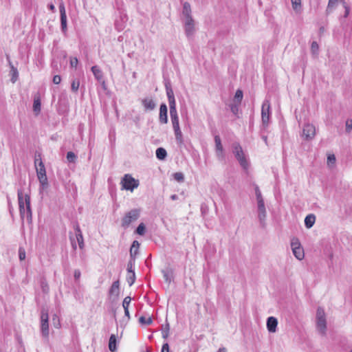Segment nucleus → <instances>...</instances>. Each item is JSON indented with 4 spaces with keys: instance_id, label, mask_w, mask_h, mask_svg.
Returning <instances> with one entry per match:
<instances>
[{
    "instance_id": "1",
    "label": "nucleus",
    "mask_w": 352,
    "mask_h": 352,
    "mask_svg": "<svg viewBox=\"0 0 352 352\" xmlns=\"http://www.w3.org/2000/svg\"><path fill=\"white\" fill-rule=\"evenodd\" d=\"M17 195L21 218L22 221L26 219L28 223H31L32 212L30 204V197L28 194H23L21 190H18Z\"/></svg>"
},
{
    "instance_id": "2",
    "label": "nucleus",
    "mask_w": 352,
    "mask_h": 352,
    "mask_svg": "<svg viewBox=\"0 0 352 352\" xmlns=\"http://www.w3.org/2000/svg\"><path fill=\"white\" fill-rule=\"evenodd\" d=\"M39 158H35L34 164L36 170V174L39 180L41 186L43 189L48 186L47 177L46 175V170L43 162L41 160L40 155Z\"/></svg>"
},
{
    "instance_id": "3",
    "label": "nucleus",
    "mask_w": 352,
    "mask_h": 352,
    "mask_svg": "<svg viewBox=\"0 0 352 352\" xmlns=\"http://www.w3.org/2000/svg\"><path fill=\"white\" fill-rule=\"evenodd\" d=\"M232 152L241 166L244 170H247L249 167V163L244 155L242 147L239 143L234 142L232 144Z\"/></svg>"
},
{
    "instance_id": "4",
    "label": "nucleus",
    "mask_w": 352,
    "mask_h": 352,
    "mask_svg": "<svg viewBox=\"0 0 352 352\" xmlns=\"http://www.w3.org/2000/svg\"><path fill=\"white\" fill-rule=\"evenodd\" d=\"M140 213V208H134L127 212L122 219V227L127 228L131 223L139 219Z\"/></svg>"
},
{
    "instance_id": "5",
    "label": "nucleus",
    "mask_w": 352,
    "mask_h": 352,
    "mask_svg": "<svg viewBox=\"0 0 352 352\" xmlns=\"http://www.w3.org/2000/svg\"><path fill=\"white\" fill-rule=\"evenodd\" d=\"M316 327L322 336L326 334L327 320L325 312L323 308L319 307L316 311Z\"/></svg>"
},
{
    "instance_id": "6",
    "label": "nucleus",
    "mask_w": 352,
    "mask_h": 352,
    "mask_svg": "<svg viewBox=\"0 0 352 352\" xmlns=\"http://www.w3.org/2000/svg\"><path fill=\"white\" fill-rule=\"evenodd\" d=\"M121 184L122 189L133 191L139 186V181L134 179L130 174H125L122 178Z\"/></svg>"
},
{
    "instance_id": "7",
    "label": "nucleus",
    "mask_w": 352,
    "mask_h": 352,
    "mask_svg": "<svg viewBox=\"0 0 352 352\" xmlns=\"http://www.w3.org/2000/svg\"><path fill=\"white\" fill-rule=\"evenodd\" d=\"M48 320V310L43 307L41 311V331L44 337H47L49 335Z\"/></svg>"
},
{
    "instance_id": "8",
    "label": "nucleus",
    "mask_w": 352,
    "mask_h": 352,
    "mask_svg": "<svg viewBox=\"0 0 352 352\" xmlns=\"http://www.w3.org/2000/svg\"><path fill=\"white\" fill-rule=\"evenodd\" d=\"M271 116L270 111V102L269 100L265 99L261 107V119L262 124L264 126H267L270 122V118Z\"/></svg>"
},
{
    "instance_id": "9",
    "label": "nucleus",
    "mask_w": 352,
    "mask_h": 352,
    "mask_svg": "<svg viewBox=\"0 0 352 352\" xmlns=\"http://www.w3.org/2000/svg\"><path fill=\"white\" fill-rule=\"evenodd\" d=\"M258 218L262 227L265 226V219L267 217V212L265 206L264 199L256 200Z\"/></svg>"
},
{
    "instance_id": "10",
    "label": "nucleus",
    "mask_w": 352,
    "mask_h": 352,
    "mask_svg": "<svg viewBox=\"0 0 352 352\" xmlns=\"http://www.w3.org/2000/svg\"><path fill=\"white\" fill-rule=\"evenodd\" d=\"M316 135V129L313 124H306L302 129V136L305 140H309L313 139Z\"/></svg>"
},
{
    "instance_id": "11",
    "label": "nucleus",
    "mask_w": 352,
    "mask_h": 352,
    "mask_svg": "<svg viewBox=\"0 0 352 352\" xmlns=\"http://www.w3.org/2000/svg\"><path fill=\"white\" fill-rule=\"evenodd\" d=\"M184 22L186 35L188 38H191L195 31V21L193 19H184Z\"/></svg>"
},
{
    "instance_id": "12",
    "label": "nucleus",
    "mask_w": 352,
    "mask_h": 352,
    "mask_svg": "<svg viewBox=\"0 0 352 352\" xmlns=\"http://www.w3.org/2000/svg\"><path fill=\"white\" fill-rule=\"evenodd\" d=\"M292 248L293 251L294 255L298 260H302L304 258V251L303 249L300 247V243L298 242H292Z\"/></svg>"
},
{
    "instance_id": "13",
    "label": "nucleus",
    "mask_w": 352,
    "mask_h": 352,
    "mask_svg": "<svg viewBox=\"0 0 352 352\" xmlns=\"http://www.w3.org/2000/svg\"><path fill=\"white\" fill-rule=\"evenodd\" d=\"M214 142L217 156L219 159L222 160L224 157L223 148L219 135H217L214 136Z\"/></svg>"
},
{
    "instance_id": "14",
    "label": "nucleus",
    "mask_w": 352,
    "mask_h": 352,
    "mask_svg": "<svg viewBox=\"0 0 352 352\" xmlns=\"http://www.w3.org/2000/svg\"><path fill=\"white\" fill-rule=\"evenodd\" d=\"M141 102L145 111H153L156 107V104L151 98H143L141 100Z\"/></svg>"
},
{
    "instance_id": "15",
    "label": "nucleus",
    "mask_w": 352,
    "mask_h": 352,
    "mask_svg": "<svg viewBox=\"0 0 352 352\" xmlns=\"http://www.w3.org/2000/svg\"><path fill=\"white\" fill-rule=\"evenodd\" d=\"M167 111L168 109L166 104L162 103L160 107L159 115V121L162 124H166L168 122Z\"/></svg>"
},
{
    "instance_id": "16",
    "label": "nucleus",
    "mask_w": 352,
    "mask_h": 352,
    "mask_svg": "<svg viewBox=\"0 0 352 352\" xmlns=\"http://www.w3.org/2000/svg\"><path fill=\"white\" fill-rule=\"evenodd\" d=\"M278 320L275 317L270 316L267 320V329L269 332L274 333L276 331Z\"/></svg>"
},
{
    "instance_id": "17",
    "label": "nucleus",
    "mask_w": 352,
    "mask_h": 352,
    "mask_svg": "<svg viewBox=\"0 0 352 352\" xmlns=\"http://www.w3.org/2000/svg\"><path fill=\"white\" fill-rule=\"evenodd\" d=\"M74 229H75V231H76V240L78 241L79 248L80 249H83V248H84V239H83L82 234V232L80 230V226H79V225L78 223H76L74 226Z\"/></svg>"
},
{
    "instance_id": "18",
    "label": "nucleus",
    "mask_w": 352,
    "mask_h": 352,
    "mask_svg": "<svg viewBox=\"0 0 352 352\" xmlns=\"http://www.w3.org/2000/svg\"><path fill=\"white\" fill-rule=\"evenodd\" d=\"M91 72L96 79L100 82L102 81V84L104 85V81L103 80V73L97 65H94L91 67Z\"/></svg>"
},
{
    "instance_id": "19",
    "label": "nucleus",
    "mask_w": 352,
    "mask_h": 352,
    "mask_svg": "<svg viewBox=\"0 0 352 352\" xmlns=\"http://www.w3.org/2000/svg\"><path fill=\"white\" fill-rule=\"evenodd\" d=\"M182 14L184 16V19H192L191 16V7L188 2H185L183 4Z\"/></svg>"
},
{
    "instance_id": "20",
    "label": "nucleus",
    "mask_w": 352,
    "mask_h": 352,
    "mask_svg": "<svg viewBox=\"0 0 352 352\" xmlns=\"http://www.w3.org/2000/svg\"><path fill=\"white\" fill-rule=\"evenodd\" d=\"M120 283L119 280L114 281L109 289V294L118 296L120 294Z\"/></svg>"
},
{
    "instance_id": "21",
    "label": "nucleus",
    "mask_w": 352,
    "mask_h": 352,
    "mask_svg": "<svg viewBox=\"0 0 352 352\" xmlns=\"http://www.w3.org/2000/svg\"><path fill=\"white\" fill-rule=\"evenodd\" d=\"M140 247V243L138 241H134L131 245L130 249V257L135 258V256L138 254V249Z\"/></svg>"
},
{
    "instance_id": "22",
    "label": "nucleus",
    "mask_w": 352,
    "mask_h": 352,
    "mask_svg": "<svg viewBox=\"0 0 352 352\" xmlns=\"http://www.w3.org/2000/svg\"><path fill=\"white\" fill-rule=\"evenodd\" d=\"M164 85L168 100L175 98L174 92L172 89L170 82L169 81H166Z\"/></svg>"
},
{
    "instance_id": "23",
    "label": "nucleus",
    "mask_w": 352,
    "mask_h": 352,
    "mask_svg": "<svg viewBox=\"0 0 352 352\" xmlns=\"http://www.w3.org/2000/svg\"><path fill=\"white\" fill-rule=\"evenodd\" d=\"M173 131L175 133L177 144L179 146L183 145L184 144V138H183V135H182L180 128L174 129Z\"/></svg>"
},
{
    "instance_id": "24",
    "label": "nucleus",
    "mask_w": 352,
    "mask_h": 352,
    "mask_svg": "<svg viewBox=\"0 0 352 352\" xmlns=\"http://www.w3.org/2000/svg\"><path fill=\"white\" fill-rule=\"evenodd\" d=\"M316 221V217L313 214H308L305 219V225L307 228H311Z\"/></svg>"
},
{
    "instance_id": "25",
    "label": "nucleus",
    "mask_w": 352,
    "mask_h": 352,
    "mask_svg": "<svg viewBox=\"0 0 352 352\" xmlns=\"http://www.w3.org/2000/svg\"><path fill=\"white\" fill-rule=\"evenodd\" d=\"M116 337L114 334L111 335L109 340V349L111 352H114L117 349L116 346Z\"/></svg>"
},
{
    "instance_id": "26",
    "label": "nucleus",
    "mask_w": 352,
    "mask_h": 352,
    "mask_svg": "<svg viewBox=\"0 0 352 352\" xmlns=\"http://www.w3.org/2000/svg\"><path fill=\"white\" fill-rule=\"evenodd\" d=\"M164 280L170 284L173 279V272L170 269L164 270L162 271Z\"/></svg>"
},
{
    "instance_id": "27",
    "label": "nucleus",
    "mask_w": 352,
    "mask_h": 352,
    "mask_svg": "<svg viewBox=\"0 0 352 352\" xmlns=\"http://www.w3.org/2000/svg\"><path fill=\"white\" fill-rule=\"evenodd\" d=\"M339 0H329L328 5L326 9V14H331L338 5Z\"/></svg>"
},
{
    "instance_id": "28",
    "label": "nucleus",
    "mask_w": 352,
    "mask_h": 352,
    "mask_svg": "<svg viewBox=\"0 0 352 352\" xmlns=\"http://www.w3.org/2000/svg\"><path fill=\"white\" fill-rule=\"evenodd\" d=\"M9 65L10 66L11 72H12L11 81H12V82L14 83L18 79V76H19L18 70L15 67H14V65L12 64L10 60H9Z\"/></svg>"
},
{
    "instance_id": "29",
    "label": "nucleus",
    "mask_w": 352,
    "mask_h": 352,
    "mask_svg": "<svg viewBox=\"0 0 352 352\" xmlns=\"http://www.w3.org/2000/svg\"><path fill=\"white\" fill-rule=\"evenodd\" d=\"M156 157L158 160H163L167 156L166 151L162 147L157 148L155 151Z\"/></svg>"
},
{
    "instance_id": "30",
    "label": "nucleus",
    "mask_w": 352,
    "mask_h": 352,
    "mask_svg": "<svg viewBox=\"0 0 352 352\" xmlns=\"http://www.w3.org/2000/svg\"><path fill=\"white\" fill-rule=\"evenodd\" d=\"M170 119H171L173 130L180 128L179 122V116H178L177 113H173V114H170Z\"/></svg>"
},
{
    "instance_id": "31",
    "label": "nucleus",
    "mask_w": 352,
    "mask_h": 352,
    "mask_svg": "<svg viewBox=\"0 0 352 352\" xmlns=\"http://www.w3.org/2000/svg\"><path fill=\"white\" fill-rule=\"evenodd\" d=\"M59 11H60V22L66 21H67V15H66L65 8L63 3H61L59 5Z\"/></svg>"
},
{
    "instance_id": "32",
    "label": "nucleus",
    "mask_w": 352,
    "mask_h": 352,
    "mask_svg": "<svg viewBox=\"0 0 352 352\" xmlns=\"http://www.w3.org/2000/svg\"><path fill=\"white\" fill-rule=\"evenodd\" d=\"M33 110L36 114L39 113L41 111V100L38 97L34 99Z\"/></svg>"
},
{
    "instance_id": "33",
    "label": "nucleus",
    "mask_w": 352,
    "mask_h": 352,
    "mask_svg": "<svg viewBox=\"0 0 352 352\" xmlns=\"http://www.w3.org/2000/svg\"><path fill=\"white\" fill-rule=\"evenodd\" d=\"M168 100V104L170 108V114L177 113V111L176 109V102L175 98Z\"/></svg>"
},
{
    "instance_id": "34",
    "label": "nucleus",
    "mask_w": 352,
    "mask_h": 352,
    "mask_svg": "<svg viewBox=\"0 0 352 352\" xmlns=\"http://www.w3.org/2000/svg\"><path fill=\"white\" fill-rule=\"evenodd\" d=\"M243 91L240 89L236 90L234 95V103L240 104L243 99Z\"/></svg>"
},
{
    "instance_id": "35",
    "label": "nucleus",
    "mask_w": 352,
    "mask_h": 352,
    "mask_svg": "<svg viewBox=\"0 0 352 352\" xmlns=\"http://www.w3.org/2000/svg\"><path fill=\"white\" fill-rule=\"evenodd\" d=\"M134 266H135V258H131L130 257V259L128 262V264H127V272L128 273H133L135 272L134 270H133V268H134Z\"/></svg>"
},
{
    "instance_id": "36",
    "label": "nucleus",
    "mask_w": 352,
    "mask_h": 352,
    "mask_svg": "<svg viewBox=\"0 0 352 352\" xmlns=\"http://www.w3.org/2000/svg\"><path fill=\"white\" fill-rule=\"evenodd\" d=\"M169 329H170L169 324L168 322H166L165 326L163 327L162 329V334L163 338L166 339L168 337Z\"/></svg>"
},
{
    "instance_id": "37",
    "label": "nucleus",
    "mask_w": 352,
    "mask_h": 352,
    "mask_svg": "<svg viewBox=\"0 0 352 352\" xmlns=\"http://www.w3.org/2000/svg\"><path fill=\"white\" fill-rule=\"evenodd\" d=\"M293 9L298 12L301 8V0H291Z\"/></svg>"
},
{
    "instance_id": "38",
    "label": "nucleus",
    "mask_w": 352,
    "mask_h": 352,
    "mask_svg": "<svg viewBox=\"0 0 352 352\" xmlns=\"http://www.w3.org/2000/svg\"><path fill=\"white\" fill-rule=\"evenodd\" d=\"M79 86L80 80L78 79L73 80L71 85L72 91L74 92H76L79 89Z\"/></svg>"
},
{
    "instance_id": "39",
    "label": "nucleus",
    "mask_w": 352,
    "mask_h": 352,
    "mask_svg": "<svg viewBox=\"0 0 352 352\" xmlns=\"http://www.w3.org/2000/svg\"><path fill=\"white\" fill-rule=\"evenodd\" d=\"M135 280V272H133V273H132V272L128 273L127 277H126V280H127L129 286H131L134 283Z\"/></svg>"
},
{
    "instance_id": "40",
    "label": "nucleus",
    "mask_w": 352,
    "mask_h": 352,
    "mask_svg": "<svg viewBox=\"0 0 352 352\" xmlns=\"http://www.w3.org/2000/svg\"><path fill=\"white\" fill-rule=\"evenodd\" d=\"M139 322L142 324L150 325L153 322V320L151 317L146 318L144 316H141L139 318Z\"/></svg>"
},
{
    "instance_id": "41",
    "label": "nucleus",
    "mask_w": 352,
    "mask_h": 352,
    "mask_svg": "<svg viewBox=\"0 0 352 352\" xmlns=\"http://www.w3.org/2000/svg\"><path fill=\"white\" fill-rule=\"evenodd\" d=\"M145 230H146L145 225L143 223H141L139 224V226L136 228L135 232L139 235H144L145 233Z\"/></svg>"
},
{
    "instance_id": "42",
    "label": "nucleus",
    "mask_w": 352,
    "mask_h": 352,
    "mask_svg": "<svg viewBox=\"0 0 352 352\" xmlns=\"http://www.w3.org/2000/svg\"><path fill=\"white\" fill-rule=\"evenodd\" d=\"M173 178L178 182H183L184 181V175L182 173L180 172L174 173Z\"/></svg>"
},
{
    "instance_id": "43",
    "label": "nucleus",
    "mask_w": 352,
    "mask_h": 352,
    "mask_svg": "<svg viewBox=\"0 0 352 352\" xmlns=\"http://www.w3.org/2000/svg\"><path fill=\"white\" fill-rule=\"evenodd\" d=\"M77 157L72 151H69L67 153V160L69 162H75Z\"/></svg>"
},
{
    "instance_id": "44",
    "label": "nucleus",
    "mask_w": 352,
    "mask_h": 352,
    "mask_svg": "<svg viewBox=\"0 0 352 352\" xmlns=\"http://www.w3.org/2000/svg\"><path fill=\"white\" fill-rule=\"evenodd\" d=\"M318 49H319V47H318V44L317 43V42L313 41L311 43V50L312 54H317L318 52Z\"/></svg>"
},
{
    "instance_id": "45",
    "label": "nucleus",
    "mask_w": 352,
    "mask_h": 352,
    "mask_svg": "<svg viewBox=\"0 0 352 352\" xmlns=\"http://www.w3.org/2000/svg\"><path fill=\"white\" fill-rule=\"evenodd\" d=\"M131 301V298L130 296H126L124 298L122 302V307L124 309H129V304Z\"/></svg>"
},
{
    "instance_id": "46",
    "label": "nucleus",
    "mask_w": 352,
    "mask_h": 352,
    "mask_svg": "<svg viewBox=\"0 0 352 352\" xmlns=\"http://www.w3.org/2000/svg\"><path fill=\"white\" fill-rule=\"evenodd\" d=\"M239 104L238 103H232L230 105V110L234 115H236L239 111Z\"/></svg>"
},
{
    "instance_id": "47",
    "label": "nucleus",
    "mask_w": 352,
    "mask_h": 352,
    "mask_svg": "<svg viewBox=\"0 0 352 352\" xmlns=\"http://www.w3.org/2000/svg\"><path fill=\"white\" fill-rule=\"evenodd\" d=\"M351 130H352V120L348 119L346 121V132L349 133L351 131Z\"/></svg>"
},
{
    "instance_id": "48",
    "label": "nucleus",
    "mask_w": 352,
    "mask_h": 352,
    "mask_svg": "<svg viewBox=\"0 0 352 352\" xmlns=\"http://www.w3.org/2000/svg\"><path fill=\"white\" fill-rule=\"evenodd\" d=\"M19 257L21 261L25 258V251L23 248H19Z\"/></svg>"
},
{
    "instance_id": "49",
    "label": "nucleus",
    "mask_w": 352,
    "mask_h": 352,
    "mask_svg": "<svg viewBox=\"0 0 352 352\" xmlns=\"http://www.w3.org/2000/svg\"><path fill=\"white\" fill-rule=\"evenodd\" d=\"M340 1L342 3V5L345 9V12H344V16L347 17L348 15L349 14L350 8H349V6L346 4V3L344 1V0H340Z\"/></svg>"
},
{
    "instance_id": "50",
    "label": "nucleus",
    "mask_w": 352,
    "mask_h": 352,
    "mask_svg": "<svg viewBox=\"0 0 352 352\" xmlns=\"http://www.w3.org/2000/svg\"><path fill=\"white\" fill-rule=\"evenodd\" d=\"M255 194L256 200L263 199L261 192L258 186L255 187Z\"/></svg>"
},
{
    "instance_id": "51",
    "label": "nucleus",
    "mask_w": 352,
    "mask_h": 352,
    "mask_svg": "<svg viewBox=\"0 0 352 352\" xmlns=\"http://www.w3.org/2000/svg\"><path fill=\"white\" fill-rule=\"evenodd\" d=\"M78 58L74 57V58H71L70 59V65L72 67H76L77 65H78Z\"/></svg>"
},
{
    "instance_id": "52",
    "label": "nucleus",
    "mask_w": 352,
    "mask_h": 352,
    "mask_svg": "<svg viewBox=\"0 0 352 352\" xmlns=\"http://www.w3.org/2000/svg\"><path fill=\"white\" fill-rule=\"evenodd\" d=\"M61 81V77L59 75H55L54 77H53V82L56 85H58L60 84Z\"/></svg>"
},
{
    "instance_id": "53",
    "label": "nucleus",
    "mask_w": 352,
    "mask_h": 352,
    "mask_svg": "<svg viewBox=\"0 0 352 352\" xmlns=\"http://www.w3.org/2000/svg\"><path fill=\"white\" fill-rule=\"evenodd\" d=\"M161 352H170V351H169V345H168V344L167 342L164 343L162 345V351Z\"/></svg>"
},
{
    "instance_id": "54",
    "label": "nucleus",
    "mask_w": 352,
    "mask_h": 352,
    "mask_svg": "<svg viewBox=\"0 0 352 352\" xmlns=\"http://www.w3.org/2000/svg\"><path fill=\"white\" fill-rule=\"evenodd\" d=\"M328 163H334L336 162V157L334 155H329L327 157Z\"/></svg>"
},
{
    "instance_id": "55",
    "label": "nucleus",
    "mask_w": 352,
    "mask_h": 352,
    "mask_svg": "<svg viewBox=\"0 0 352 352\" xmlns=\"http://www.w3.org/2000/svg\"><path fill=\"white\" fill-rule=\"evenodd\" d=\"M80 275H81V273H80V271L79 270H76L74 271V278L77 280L80 278Z\"/></svg>"
},
{
    "instance_id": "56",
    "label": "nucleus",
    "mask_w": 352,
    "mask_h": 352,
    "mask_svg": "<svg viewBox=\"0 0 352 352\" xmlns=\"http://www.w3.org/2000/svg\"><path fill=\"white\" fill-rule=\"evenodd\" d=\"M61 29L63 32H65L67 30V21H61Z\"/></svg>"
},
{
    "instance_id": "57",
    "label": "nucleus",
    "mask_w": 352,
    "mask_h": 352,
    "mask_svg": "<svg viewBox=\"0 0 352 352\" xmlns=\"http://www.w3.org/2000/svg\"><path fill=\"white\" fill-rule=\"evenodd\" d=\"M70 239H71V241H72V246L73 249H74V250H76V248H77L76 243V242L74 241V239H72V238L71 236H70Z\"/></svg>"
},
{
    "instance_id": "58",
    "label": "nucleus",
    "mask_w": 352,
    "mask_h": 352,
    "mask_svg": "<svg viewBox=\"0 0 352 352\" xmlns=\"http://www.w3.org/2000/svg\"><path fill=\"white\" fill-rule=\"evenodd\" d=\"M48 8L50 10H52V12H54L55 11V6H54V4L51 3V4H49L48 5Z\"/></svg>"
},
{
    "instance_id": "59",
    "label": "nucleus",
    "mask_w": 352,
    "mask_h": 352,
    "mask_svg": "<svg viewBox=\"0 0 352 352\" xmlns=\"http://www.w3.org/2000/svg\"><path fill=\"white\" fill-rule=\"evenodd\" d=\"M124 315L127 316L129 318H130V314L129 309H124Z\"/></svg>"
},
{
    "instance_id": "60",
    "label": "nucleus",
    "mask_w": 352,
    "mask_h": 352,
    "mask_svg": "<svg viewBox=\"0 0 352 352\" xmlns=\"http://www.w3.org/2000/svg\"><path fill=\"white\" fill-rule=\"evenodd\" d=\"M170 199H171L172 200H173V201H174V200H177V199H178V196H177V195H175V194L172 195L170 196Z\"/></svg>"
},
{
    "instance_id": "61",
    "label": "nucleus",
    "mask_w": 352,
    "mask_h": 352,
    "mask_svg": "<svg viewBox=\"0 0 352 352\" xmlns=\"http://www.w3.org/2000/svg\"><path fill=\"white\" fill-rule=\"evenodd\" d=\"M52 67H53L54 68H56V70H58V65H57V63H56L54 61H53V62H52Z\"/></svg>"
},
{
    "instance_id": "62",
    "label": "nucleus",
    "mask_w": 352,
    "mask_h": 352,
    "mask_svg": "<svg viewBox=\"0 0 352 352\" xmlns=\"http://www.w3.org/2000/svg\"><path fill=\"white\" fill-rule=\"evenodd\" d=\"M217 352H227V351H226V348L222 347V348H220V349L217 351Z\"/></svg>"
},
{
    "instance_id": "63",
    "label": "nucleus",
    "mask_w": 352,
    "mask_h": 352,
    "mask_svg": "<svg viewBox=\"0 0 352 352\" xmlns=\"http://www.w3.org/2000/svg\"><path fill=\"white\" fill-rule=\"evenodd\" d=\"M263 140L267 142V136H263Z\"/></svg>"
},
{
    "instance_id": "64",
    "label": "nucleus",
    "mask_w": 352,
    "mask_h": 352,
    "mask_svg": "<svg viewBox=\"0 0 352 352\" xmlns=\"http://www.w3.org/2000/svg\"><path fill=\"white\" fill-rule=\"evenodd\" d=\"M350 352H352V350H351V351H350Z\"/></svg>"
}]
</instances>
